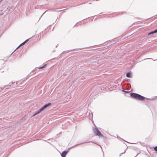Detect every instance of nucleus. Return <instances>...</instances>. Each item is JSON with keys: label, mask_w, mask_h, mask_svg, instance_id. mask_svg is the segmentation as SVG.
I'll return each mask as SVG.
<instances>
[{"label": "nucleus", "mask_w": 157, "mask_h": 157, "mask_svg": "<svg viewBox=\"0 0 157 157\" xmlns=\"http://www.w3.org/2000/svg\"><path fill=\"white\" fill-rule=\"evenodd\" d=\"M130 96L132 98L140 101H142L145 99H151V98H148L133 92L130 93Z\"/></svg>", "instance_id": "obj_1"}, {"label": "nucleus", "mask_w": 157, "mask_h": 157, "mask_svg": "<svg viewBox=\"0 0 157 157\" xmlns=\"http://www.w3.org/2000/svg\"><path fill=\"white\" fill-rule=\"evenodd\" d=\"M89 142L93 143L92 141H87V142H82V143H79L78 144H76V145H75L74 146H73L72 147H69L68 149L67 150V151L65 150V151H63L61 153H60L61 155L62 156V157H66V155H67L68 152L69 151L70 149H71V148H73V147H74L76 146H77L78 145H80L82 144H84V143H89Z\"/></svg>", "instance_id": "obj_2"}, {"label": "nucleus", "mask_w": 157, "mask_h": 157, "mask_svg": "<svg viewBox=\"0 0 157 157\" xmlns=\"http://www.w3.org/2000/svg\"><path fill=\"white\" fill-rule=\"evenodd\" d=\"M18 82H17L16 83H15V82H12L11 83H9V84L8 85H6L5 86H3L2 87H1L0 88V90H3L4 88L5 87H7L6 89H5V92L7 91V90L8 89H10V88L8 87V86H10L11 88H14L15 86H16L18 84Z\"/></svg>", "instance_id": "obj_3"}, {"label": "nucleus", "mask_w": 157, "mask_h": 157, "mask_svg": "<svg viewBox=\"0 0 157 157\" xmlns=\"http://www.w3.org/2000/svg\"><path fill=\"white\" fill-rule=\"evenodd\" d=\"M148 107L149 109L151 111V113L152 115L153 116L156 115V113L155 110L156 106L154 104L152 103L151 105H149L146 104H145Z\"/></svg>", "instance_id": "obj_4"}, {"label": "nucleus", "mask_w": 157, "mask_h": 157, "mask_svg": "<svg viewBox=\"0 0 157 157\" xmlns=\"http://www.w3.org/2000/svg\"><path fill=\"white\" fill-rule=\"evenodd\" d=\"M93 130L95 136H98L100 137H102L104 138V136L101 134L97 127L93 128Z\"/></svg>", "instance_id": "obj_5"}, {"label": "nucleus", "mask_w": 157, "mask_h": 157, "mask_svg": "<svg viewBox=\"0 0 157 157\" xmlns=\"http://www.w3.org/2000/svg\"><path fill=\"white\" fill-rule=\"evenodd\" d=\"M29 39H27L24 42H23L10 55V56H11L13 53L20 46H21V45L25 44L27 42L29 41Z\"/></svg>", "instance_id": "obj_6"}, {"label": "nucleus", "mask_w": 157, "mask_h": 157, "mask_svg": "<svg viewBox=\"0 0 157 157\" xmlns=\"http://www.w3.org/2000/svg\"><path fill=\"white\" fill-rule=\"evenodd\" d=\"M157 33V29H156L155 30L151 31L147 34L148 36H149L151 35H153L154 33Z\"/></svg>", "instance_id": "obj_7"}, {"label": "nucleus", "mask_w": 157, "mask_h": 157, "mask_svg": "<svg viewBox=\"0 0 157 157\" xmlns=\"http://www.w3.org/2000/svg\"><path fill=\"white\" fill-rule=\"evenodd\" d=\"M52 105L51 103H48L47 104H45L43 106V108L44 109L47 108L49 107L50 106Z\"/></svg>", "instance_id": "obj_8"}, {"label": "nucleus", "mask_w": 157, "mask_h": 157, "mask_svg": "<svg viewBox=\"0 0 157 157\" xmlns=\"http://www.w3.org/2000/svg\"><path fill=\"white\" fill-rule=\"evenodd\" d=\"M127 77L128 78H131L132 77V73L131 71L128 72L126 75Z\"/></svg>", "instance_id": "obj_9"}, {"label": "nucleus", "mask_w": 157, "mask_h": 157, "mask_svg": "<svg viewBox=\"0 0 157 157\" xmlns=\"http://www.w3.org/2000/svg\"><path fill=\"white\" fill-rule=\"evenodd\" d=\"M123 39V38L122 39H121V38H119V37H118V38H115V39H114L113 40V42H115L113 43V44H114L115 42H117V41H119V40H122Z\"/></svg>", "instance_id": "obj_10"}, {"label": "nucleus", "mask_w": 157, "mask_h": 157, "mask_svg": "<svg viewBox=\"0 0 157 157\" xmlns=\"http://www.w3.org/2000/svg\"><path fill=\"white\" fill-rule=\"evenodd\" d=\"M89 119L90 120H92L93 119V113H89Z\"/></svg>", "instance_id": "obj_11"}, {"label": "nucleus", "mask_w": 157, "mask_h": 157, "mask_svg": "<svg viewBox=\"0 0 157 157\" xmlns=\"http://www.w3.org/2000/svg\"><path fill=\"white\" fill-rule=\"evenodd\" d=\"M44 109L43 108V106L40 108L38 111L39 113H40L41 112L43 111Z\"/></svg>", "instance_id": "obj_12"}, {"label": "nucleus", "mask_w": 157, "mask_h": 157, "mask_svg": "<svg viewBox=\"0 0 157 157\" xmlns=\"http://www.w3.org/2000/svg\"><path fill=\"white\" fill-rule=\"evenodd\" d=\"M76 49H71V50H67V51H63V52H66V53H68L69 52H70V51H73Z\"/></svg>", "instance_id": "obj_13"}, {"label": "nucleus", "mask_w": 157, "mask_h": 157, "mask_svg": "<svg viewBox=\"0 0 157 157\" xmlns=\"http://www.w3.org/2000/svg\"><path fill=\"white\" fill-rule=\"evenodd\" d=\"M39 112H38V111H37L36 112L34 113L32 115V117H34L38 114H39Z\"/></svg>", "instance_id": "obj_14"}, {"label": "nucleus", "mask_w": 157, "mask_h": 157, "mask_svg": "<svg viewBox=\"0 0 157 157\" xmlns=\"http://www.w3.org/2000/svg\"><path fill=\"white\" fill-rule=\"evenodd\" d=\"M107 58L105 57H104L103 58H101V59H100L98 61L99 62H101L103 60H105Z\"/></svg>", "instance_id": "obj_15"}, {"label": "nucleus", "mask_w": 157, "mask_h": 157, "mask_svg": "<svg viewBox=\"0 0 157 157\" xmlns=\"http://www.w3.org/2000/svg\"><path fill=\"white\" fill-rule=\"evenodd\" d=\"M46 65H47V64H44V65L40 67L39 68L40 69H41L44 68L46 66Z\"/></svg>", "instance_id": "obj_16"}, {"label": "nucleus", "mask_w": 157, "mask_h": 157, "mask_svg": "<svg viewBox=\"0 0 157 157\" xmlns=\"http://www.w3.org/2000/svg\"><path fill=\"white\" fill-rule=\"evenodd\" d=\"M117 138L118 139H120L122 140H123L124 141H125V142H127V141H125V140H124V139H122V138H121L119 136H118L117 135Z\"/></svg>", "instance_id": "obj_17"}, {"label": "nucleus", "mask_w": 157, "mask_h": 157, "mask_svg": "<svg viewBox=\"0 0 157 157\" xmlns=\"http://www.w3.org/2000/svg\"><path fill=\"white\" fill-rule=\"evenodd\" d=\"M121 91L122 92H124L125 93H129V91H125V90H124L123 89H122L121 90Z\"/></svg>", "instance_id": "obj_18"}, {"label": "nucleus", "mask_w": 157, "mask_h": 157, "mask_svg": "<svg viewBox=\"0 0 157 157\" xmlns=\"http://www.w3.org/2000/svg\"><path fill=\"white\" fill-rule=\"evenodd\" d=\"M23 84V83H21L18 85V86H21Z\"/></svg>", "instance_id": "obj_19"}, {"label": "nucleus", "mask_w": 157, "mask_h": 157, "mask_svg": "<svg viewBox=\"0 0 157 157\" xmlns=\"http://www.w3.org/2000/svg\"><path fill=\"white\" fill-rule=\"evenodd\" d=\"M154 149L155 151H157V146L154 147Z\"/></svg>", "instance_id": "obj_20"}, {"label": "nucleus", "mask_w": 157, "mask_h": 157, "mask_svg": "<svg viewBox=\"0 0 157 157\" xmlns=\"http://www.w3.org/2000/svg\"><path fill=\"white\" fill-rule=\"evenodd\" d=\"M47 10L45 12H44V13H43V14H42V15H41V16L40 17H41L44 14V13H45L46 12H47Z\"/></svg>", "instance_id": "obj_21"}, {"label": "nucleus", "mask_w": 157, "mask_h": 157, "mask_svg": "<svg viewBox=\"0 0 157 157\" xmlns=\"http://www.w3.org/2000/svg\"><path fill=\"white\" fill-rule=\"evenodd\" d=\"M94 143L98 145H99L98 144V143Z\"/></svg>", "instance_id": "obj_22"}, {"label": "nucleus", "mask_w": 157, "mask_h": 157, "mask_svg": "<svg viewBox=\"0 0 157 157\" xmlns=\"http://www.w3.org/2000/svg\"><path fill=\"white\" fill-rule=\"evenodd\" d=\"M152 59V60H153V61H154L156 60H153V59H152V58H150V59ZM157 60V59H156V60Z\"/></svg>", "instance_id": "obj_23"}, {"label": "nucleus", "mask_w": 157, "mask_h": 157, "mask_svg": "<svg viewBox=\"0 0 157 157\" xmlns=\"http://www.w3.org/2000/svg\"><path fill=\"white\" fill-rule=\"evenodd\" d=\"M147 103H149V102H149L147 100Z\"/></svg>", "instance_id": "obj_24"}, {"label": "nucleus", "mask_w": 157, "mask_h": 157, "mask_svg": "<svg viewBox=\"0 0 157 157\" xmlns=\"http://www.w3.org/2000/svg\"><path fill=\"white\" fill-rule=\"evenodd\" d=\"M138 153L137 154L135 157H136L138 155Z\"/></svg>", "instance_id": "obj_25"}, {"label": "nucleus", "mask_w": 157, "mask_h": 157, "mask_svg": "<svg viewBox=\"0 0 157 157\" xmlns=\"http://www.w3.org/2000/svg\"><path fill=\"white\" fill-rule=\"evenodd\" d=\"M125 151H124V152H123V153H121V154H122L124 153L125 152Z\"/></svg>", "instance_id": "obj_26"}, {"label": "nucleus", "mask_w": 157, "mask_h": 157, "mask_svg": "<svg viewBox=\"0 0 157 157\" xmlns=\"http://www.w3.org/2000/svg\"><path fill=\"white\" fill-rule=\"evenodd\" d=\"M58 44H57V45H56V47H57V46H58Z\"/></svg>", "instance_id": "obj_27"}, {"label": "nucleus", "mask_w": 157, "mask_h": 157, "mask_svg": "<svg viewBox=\"0 0 157 157\" xmlns=\"http://www.w3.org/2000/svg\"><path fill=\"white\" fill-rule=\"evenodd\" d=\"M120 13H121V14H122V12H121Z\"/></svg>", "instance_id": "obj_28"}, {"label": "nucleus", "mask_w": 157, "mask_h": 157, "mask_svg": "<svg viewBox=\"0 0 157 157\" xmlns=\"http://www.w3.org/2000/svg\"><path fill=\"white\" fill-rule=\"evenodd\" d=\"M102 13H100V14H102Z\"/></svg>", "instance_id": "obj_29"}, {"label": "nucleus", "mask_w": 157, "mask_h": 157, "mask_svg": "<svg viewBox=\"0 0 157 157\" xmlns=\"http://www.w3.org/2000/svg\"><path fill=\"white\" fill-rule=\"evenodd\" d=\"M48 141H50V140H49V139H48Z\"/></svg>", "instance_id": "obj_30"}, {"label": "nucleus", "mask_w": 157, "mask_h": 157, "mask_svg": "<svg viewBox=\"0 0 157 157\" xmlns=\"http://www.w3.org/2000/svg\"><path fill=\"white\" fill-rule=\"evenodd\" d=\"M49 144H51L50 143H49Z\"/></svg>", "instance_id": "obj_31"}, {"label": "nucleus", "mask_w": 157, "mask_h": 157, "mask_svg": "<svg viewBox=\"0 0 157 157\" xmlns=\"http://www.w3.org/2000/svg\"><path fill=\"white\" fill-rule=\"evenodd\" d=\"M49 144H51L50 143H49Z\"/></svg>", "instance_id": "obj_32"}, {"label": "nucleus", "mask_w": 157, "mask_h": 157, "mask_svg": "<svg viewBox=\"0 0 157 157\" xmlns=\"http://www.w3.org/2000/svg\"><path fill=\"white\" fill-rule=\"evenodd\" d=\"M49 144H51L50 143H49Z\"/></svg>", "instance_id": "obj_33"}, {"label": "nucleus", "mask_w": 157, "mask_h": 157, "mask_svg": "<svg viewBox=\"0 0 157 157\" xmlns=\"http://www.w3.org/2000/svg\"><path fill=\"white\" fill-rule=\"evenodd\" d=\"M49 144H51L50 143H49Z\"/></svg>", "instance_id": "obj_34"}, {"label": "nucleus", "mask_w": 157, "mask_h": 157, "mask_svg": "<svg viewBox=\"0 0 157 157\" xmlns=\"http://www.w3.org/2000/svg\"><path fill=\"white\" fill-rule=\"evenodd\" d=\"M57 19H58V18H57L56 21H57Z\"/></svg>", "instance_id": "obj_35"}, {"label": "nucleus", "mask_w": 157, "mask_h": 157, "mask_svg": "<svg viewBox=\"0 0 157 157\" xmlns=\"http://www.w3.org/2000/svg\"><path fill=\"white\" fill-rule=\"evenodd\" d=\"M2 0H1V1H0V2H1V1H2Z\"/></svg>", "instance_id": "obj_36"}, {"label": "nucleus", "mask_w": 157, "mask_h": 157, "mask_svg": "<svg viewBox=\"0 0 157 157\" xmlns=\"http://www.w3.org/2000/svg\"><path fill=\"white\" fill-rule=\"evenodd\" d=\"M103 157H104V154H103Z\"/></svg>", "instance_id": "obj_37"}]
</instances>
